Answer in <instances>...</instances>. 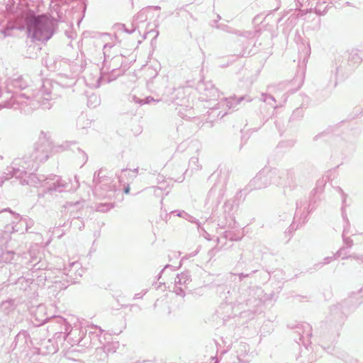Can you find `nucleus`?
<instances>
[{
  "mask_svg": "<svg viewBox=\"0 0 363 363\" xmlns=\"http://www.w3.org/2000/svg\"><path fill=\"white\" fill-rule=\"evenodd\" d=\"M48 22V18L45 16L31 17L28 21V30L35 31V29H42Z\"/></svg>",
  "mask_w": 363,
  "mask_h": 363,
  "instance_id": "1",
  "label": "nucleus"
},
{
  "mask_svg": "<svg viewBox=\"0 0 363 363\" xmlns=\"http://www.w3.org/2000/svg\"><path fill=\"white\" fill-rule=\"evenodd\" d=\"M130 191V187L129 186H127L125 189V194H128Z\"/></svg>",
  "mask_w": 363,
  "mask_h": 363,
  "instance_id": "2",
  "label": "nucleus"
}]
</instances>
